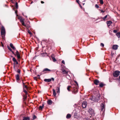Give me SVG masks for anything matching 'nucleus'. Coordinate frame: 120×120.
Instances as JSON below:
<instances>
[{"label":"nucleus","mask_w":120,"mask_h":120,"mask_svg":"<svg viewBox=\"0 0 120 120\" xmlns=\"http://www.w3.org/2000/svg\"><path fill=\"white\" fill-rule=\"evenodd\" d=\"M75 84H74L71 85V87H72V93L75 94L78 92V85L77 82L75 81Z\"/></svg>","instance_id":"obj_1"},{"label":"nucleus","mask_w":120,"mask_h":120,"mask_svg":"<svg viewBox=\"0 0 120 120\" xmlns=\"http://www.w3.org/2000/svg\"><path fill=\"white\" fill-rule=\"evenodd\" d=\"M6 34L5 29L3 26L1 27V34L3 38H4Z\"/></svg>","instance_id":"obj_2"},{"label":"nucleus","mask_w":120,"mask_h":120,"mask_svg":"<svg viewBox=\"0 0 120 120\" xmlns=\"http://www.w3.org/2000/svg\"><path fill=\"white\" fill-rule=\"evenodd\" d=\"M18 19L20 20V22L24 26L26 27V26L25 24L24 21L25 19H24L22 18V17L21 16H19V17Z\"/></svg>","instance_id":"obj_3"},{"label":"nucleus","mask_w":120,"mask_h":120,"mask_svg":"<svg viewBox=\"0 0 120 120\" xmlns=\"http://www.w3.org/2000/svg\"><path fill=\"white\" fill-rule=\"evenodd\" d=\"M97 97H92L93 98H91V99L92 101H94L95 102H97L99 99V97L100 95L99 94H98L97 95Z\"/></svg>","instance_id":"obj_4"},{"label":"nucleus","mask_w":120,"mask_h":120,"mask_svg":"<svg viewBox=\"0 0 120 120\" xmlns=\"http://www.w3.org/2000/svg\"><path fill=\"white\" fill-rule=\"evenodd\" d=\"M105 103H102L101 104V110L102 111H103V112L105 111Z\"/></svg>","instance_id":"obj_5"},{"label":"nucleus","mask_w":120,"mask_h":120,"mask_svg":"<svg viewBox=\"0 0 120 120\" xmlns=\"http://www.w3.org/2000/svg\"><path fill=\"white\" fill-rule=\"evenodd\" d=\"M23 91L24 92L25 94H27L28 93L26 90H28V88L25 85L24 83H23Z\"/></svg>","instance_id":"obj_6"},{"label":"nucleus","mask_w":120,"mask_h":120,"mask_svg":"<svg viewBox=\"0 0 120 120\" xmlns=\"http://www.w3.org/2000/svg\"><path fill=\"white\" fill-rule=\"evenodd\" d=\"M62 73L63 74H64L66 75V77L67 76H68L70 77L68 75V73L69 72L68 71H66L64 69H62Z\"/></svg>","instance_id":"obj_7"},{"label":"nucleus","mask_w":120,"mask_h":120,"mask_svg":"<svg viewBox=\"0 0 120 120\" xmlns=\"http://www.w3.org/2000/svg\"><path fill=\"white\" fill-rule=\"evenodd\" d=\"M89 113L91 115L93 116L95 114L94 110L91 108H90L88 110Z\"/></svg>","instance_id":"obj_8"},{"label":"nucleus","mask_w":120,"mask_h":120,"mask_svg":"<svg viewBox=\"0 0 120 120\" xmlns=\"http://www.w3.org/2000/svg\"><path fill=\"white\" fill-rule=\"evenodd\" d=\"M120 72L118 71H115L113 74V76L115 77H117L119 76L120 74Z\"/></svg>","instance_id":"obj_9"},{"label":"nucleus","mask_w":120,"mask_h":120,"mask_svg":"<svg viewBox=\"0 0 120 120\" xmlns=\"http://www.w3.org/2000/svg\"><path fill=\"white\" fill-rule=\"evenodd\" d=\"M52 80L53 81H54V78H52L51 79H44V81L46 82H51Z\"/></svg>","instance_id":"obj_10"},{"label":"nucleus","mask_w":120,"mask_h":120,"mask_svg":"<svg viewBox=\"0 0 120 120\" xmlns=\"http://www.w3.org/2000/svg\"><path fill=\"white\" fill-rule=\"evenodd\" d=\"M15 56L16 55L17 56V57L18 58V59H19L21 57L18 51L16 50V51L15 52Z\"/></svg>","instance_id":"obj_11"},{"label":"nucleus","mask_w":120,"mask_h":120,"mask_svg":"<svg viewBox=\"0 0 120 120\" xmlns=\"http://www.w3.org/2000/svg\"><path fill=\"white\" fill-rule=\"evenodd\" d=\"M87 103L85 101L83 102L82 103V107L84 108H86L87 106Z\"/></svg>","instance_id":"obj_12"},{"label":"nucleus","mask_w":120,"mask_h":120,"mask_svg":"<svg viewBox=\"0 0 120 120\" xmlns=\"http://www.w3.org/2000/svg\"><path fill=\"white\" fill-rule=\"evenodd\" d=\"M94 83L95 85H98L99 83V81L98 80L95 79L94 81Z\"/></svg>","instance_id":"obj_13"},{"label":"nucleus","mask_w":120,"mask_h":120,"mask_svg":"<svg viewBox=\"0 0 120 120\" xmlns=\"http://www.w3.org/2000/svg\"><path fill=\"white\" fill-rule=\"evenodd\" d=\"M118 45H114L113 46L112 48L113 49L116 50L118 49Z\"/></svg>","instance_id":"obj_14"},{"label":"nucleus","mask_w":120,"mask_h":120,"mask_svg":"<svg viewBox=\"0 0 120 120\" xmlns=\"http://www.w3.org/2000/svg\"><path fill=\"white\" fill-rule=\"evenodd\" d=\"M12 60L14 62V64H18V62L17 61L16 59H15V58L14 57L12 58Z\"/></svg>","instance_id":"obj_15"},{"label":"nucleus","mask_w":120,"mask_h":120,"mask_svg":"<svg viewBox=\"0 0 120 120\" xmlns=\"http://www.w3.org/2000/svg\"><path fill=\"white\" fill-rule=\"evenodd\" d=\"M7 48L12 53V54L14 55H15V53L12 50V49L9 46H7Z\"/></svg>","instance_id":"obj_16"},{"label":"nucleus","mask_w":120,"mask_h":120,"mask_svg":"<svg viewBox=\"0 0 120 120\" xmlns=\"http://www.w3.org/2000/svg\"><path fill=\"white\" fill-rule=\"evenodd\" d=\"M106 23L108 26H109L112 23V22L111 21H107Z\"/></svg>","instance_id":"obj_17"},{"label":"nucleus","mask_w":120,"mask_h":120,"mask_svg":"<svg viewBox=\"0 0 120 120\" xmlns=\"http://www.w3.org/2000/svg\"><path fill=\"white\" fill-rule=\"evenodd\" d=\"M16 79L17 81H19V76L18 74L16 76Z\"/></svg>","instance_id":"obj_18"},{"label":"nucleus","mask_w":120,"mask_h":120,"mask_svg":"<svg viewBox=\"0 0 120 120\" xmlns=\"http://www.w3.org/2000/svg\"><path fill=\"white\" fill-rule=\"evenodd\" d=\"M10 47L12 48V49L14 50L16 49L13 46V44L12 43H10Z\"/></svg>","instance_id":"obj_19"},{"label":"nucleus","mask_w":120,"mask_h":120,"mask_svg":"<svg viewBox=\"0 0 120 120\" xmlns=\"http://www.w3.org/2000/svg\"><path fill=\"white\" fill-rule=\"evenodd\" d=\"M28 94H25V95H23V101H25L26 99V98H27V95Z\"/></svg>","instance_id":"obj_20"},{"label":"nucleus","mask_w":120,"mask_h":120,"mask_svg":"<svg viewBox=\"0 0 120 120\" xmlns=\"http://www.w3.org/2000/svg\"><path fill=\"white\" fill-rule=\"evenodd\" d=\"M71 115L70 114H68L66 115V117L67 119H69L71 117Z\"/></svg>","instance_id":"obj_21"},{"label":"nucleus","mask_w":120,"mask_h":120,"mask_svg":"<svg viewBox=\"0 0 120 120\" xmlns=\"http://www.w3.org/2000/svg\"><path fill=\"white\" fill-rule=\"evenodd\" d=\"M52 91L53 92V95L55 97H56V93L55 92V90L53 89L52 90Z\"/></svg>","instance_id":"obj_22"},{"label":"nucleus","mask_w":120,"mask_h":120,"mask_svg":"<svg viewBox=\"0 0 120 120\" xmlns=\"http://www.w3.org/2000/svg\"><path fill=\"white\" fill-rule=\"evenodd\" d=\"M57 93H59L60 92V88L59 87H57L56 88V89Z\"/></svg>","instance_id":"obj_23"},{"label":"nucleus","mask_w":120,"mask_h":120,"mask_svg":"<svg viewBox=\"0 0 120 120\" xmlns=\"http://www.w3.org/2000/svg\"><path fill=\"white\" fill-rule=\"evenodd\" d=\"M44 106V104H42V106H40L39 107V110H42V109L43 108V107Z\"/></svg>","instance_id":"obj_24"},{"label":"nucleus","mask_w":120,"mask_h":120,"mask_svg":"<svg viewBox=\"0 0 120 120\" xmlns=\"http://www.w3.org/2000/svg\"><path fill=\"white\" fill-rule=\"evenodd\" d=\"M70 88H71V89H72V87H71V86H68L67 87V89L68 90V91H70Z\"/></svg>","instance_id":"obj_25"},{"label":"nucleus","mask_w":120,"mask_h":120,"mask_svg":"<svg viewBox=\"0 0 120 120\" xmlns=\"http://www.w3.org/2000/svg\"><path fill=\"white\" fill-rule=\"evenodd\" d=\"M52 101L51 100H49L47 101V103L49 105H51L52 104Z\"/></svg>","instance_id":"obj_26"},{"label":"nucleus","mask_w":120,"mask_h":120,"mask_svg":"<svg viewBox=\"0 0 120 120\" xmlns=\"http://www.w3.org/2000/svg\"><path fill=\"white\" fill-rule=\"evenodd\" d=\"M51 71V70L47 68H46L45 69H44L43 70V71Z\"/></svg>","instance_id":"obj_27"},{"label":"nucleus","mask_w":120,"mask_h":120,"mask_svg":"<svg viewBox=\"0 0 120 120\" xmlns=\"http://www.w3.org/2000/svg\"><path fill=\"white\" fill-rule=\"evenodd\" d=\"M116 35L117 36L118 38H119L120 37V32H118L117 33Z\"/></svg>","instance_id":"obj_28"},{"label":"nucleus","mask_w":120,"mask_h":120,"mask_svg":"<svg viewBox=\"0 0 120 120\" xmlns=\"http://www.w3.org/2000/svg\"><path fill=\"white\" fill-rule=\"evenodd\" d=\"M105 85L104 84L102 83H101L99 84V86L100 87H102Z\"/></svg>","instance_id":"obj_29"},{"label":"nucleus","mask_w":120,"mask_h":120,"mask_svg":"<svg viewBox=\"0 0 120 120\" xmlns=\"http://www.w3.org/2000/svg\"><path fill=\"white\" fill-rule=\"evenodd\" d=\"M107 16L108 15H106L102 18V19H103V20L105 21L106 20V19L107 17Z\"/></svg>","instance_id":"obj_30"},{"label":"nucleus","mask_w":120,"mask_h":120,"mask_svg":"<svg viewBox=\"0 0 120 120\" xmlns=\"http://www.w3.org/2000/svg\"><path fill=\"white\" fill-rule=\"evenodd\" d=\"M30 118L29 117H26L24 118L22 120H29Z\"/></svg>","instance_id":"obj_31"},{"label":"nucleus","mask_w":120,"mask_h":120,"mask_svg":"<svg viewBox=\"0 0 120 120\" xmlns=\"http://www.w3.org/2000/svg\"><path fill=\"white\" fill-rule=\"evenodd\" d=\"M52 58L54 62H55L56 61V60L55 58L53 56H52Z\"/></svg>","instance_id":"obj_32"},{"label":"nucleus","mask_w":120,"mask_h":120,"mask_svg":"<svg viewBox=\"0 0 120 120\" xmlns=\"http://www.w3.org/2000/svg\"><path fill=\"white\" fill-rule=\"evenodd\" d=\"M100 2L101 4H103V0H100Z\"/></svg>","instance_id":"obj_33"},{"label":"nucleus","mask_w":120,"mask_h":120,"mask_svg":"<svg viewBox=\"0 0 120 120\" xmlns=\"http://www.w3.org/2000/svg\"><path fill=\"white\" fill-rule=\"evenodd\" d=\"M37 117L35 115H33V119H35Z\"/></svg>","instance_id":"obj_34"},{"label":"nucleus","mask_w":120,"mask_h":120,"mask_svg":"<svg viewBox=\"0 0 120 120\" xmlns=\"http://www.w3.org/2000/svg\"><path fill=\"white\" fill-rule=\"evenodd\" d=\"M15 7L16 8H17L18 7V4L17 2L16 3Z\"/></svg>","instance_id":"obj_35"},{"label":"nucleus","mask_w":120,"mask_h":120,"mask_svg":"<svg viewBox=\"0 0 120 120\" xmlns=\"http://www.w3.org/2000/svg\"><path fill=\"white\" fill-rule=\"evenodd\" d=\"M95 6L96 8H99V6L97 4H96Z\"/></svg>","instance_id":"obj_36"},{"label":"nucleus","mask_w":120,"mask_h":120,"mask_svg":"<svg viewBox=\"0 0 120 120\" xmlns=\"http://www.w3.org/2000/svg\"><path fill=\"white\" fill-rule=\"evenodd\" d=\"M17 72L20 73V71L19 69H18L17 71Z\"/></svg>","instance_id":"obj_37"},{"label":"nucleus","mask_w":120,"mask_h":120,"mask_svg":"<svg viewBox=\"0 0 120 120\" xmlns=\"http://www.w3.org/2000/svg\"><path fill=\"white\" fill-rule=\"evenodd\" d=\"M117 30H113V32L114 33H117Z\"/></svg>","instance_id":"obj_38"},{"label":"nucleus","mask_w":120,"mask_h":120,"mask_svg":"<svg viewBox=\"0 0 120 120\" xmlns=\"http://www.w3.org/2000/svg\"><path fill=\"white\" fill-rule=\"evenodd\" d=\"M100 45L102 47H103L104 46V45L103 43H101Z\"/></svg>","instance_id":"obj_39"},{"label":"nucleus","mask_w":120,"mask_h":120,"mask_svg":"<svg viewBox=\"0 0 120 120\" xmlns=\"http://www.w3.org/2000/svg\"><path fill=\"white\" fill-rule=\"evenodd\" d=\"M34 80L37 81V77H34Z\"/></svg>","instance_id":"obj_40"},{"label":"nucleus","mask_w":120,"mask_h":120,"mask_svg":"<svg viewBox=\"0 0 120 120\" xmlns=\"http://www.w3.org/2000/svg\"><path fill=\"white\" fill-rule=\"evenodd\" d=\"M100 11H101V12H103H103H105V11H103V10H100Z\"/></svg>","instance_id":"obj_41"},{"label":"nucleus","mask_w":120,"mask_h":120,"mask_svg":"<svg viewBox=\"0 0 120 120\" xmlns=\"http://www.w3.org/2000/svg\"><path fill=\"white\" fill-rule=\"evenodd\" d=\"M76 1L77 3L78 4H79V0H76Z\"/></svg>","instance_id":"obj_42"},{"label":"nucleus","mask_w":120,"mask_h":120,"mask_svg":"<svg viewBox=\"0 0 120 120\" xmlns=\"http://www.w3.org/2000/svg\"><path fill=\"white\" fill-rule=\"evenodd\" d=\"M62 63L64 64L65 63V62L64 61V60H62Z\"/></svg>","instance_id":"obj_43"},{"label":"nucleus","mask_w":120,"mask_h":120,"mask_svg":"<svg viewBox=\"0 0 120 120\" xmlns=\"http://www.w3.org/2000/svg\"><path fill=\"white\" fill-rule=\"evenodd\" d=\"M1 46L2 47H3L4 46V45L2 42H1Z\"/></svg>","instance_id":"obj_44"},{"label":"nucleus","mask_w":120,"mask_h":120,"mask_svg":"<svg viewBox=\"0 0 120 120\" xmlns=\"http://www.w3.org/2000/svg\"><path fill=\"white\" fill-rule=\"evenodd\" d=\"M109 81L110 82H112V80L110 79H109Z\"/></svg>","instance_id":"obj_45"},{"label":"nucleus","mask_w":120,"mask_h":120,"mask_svg":"<svg viewBox=\"0 0 120 120\" xmlns=\"http://www.w3.org/2000/svg\"><path fill=\"white\" fill-rule=\"evenodd\" d=\"M41 3L42 4H43L44 3V2L43 1H41Z\"/></svg>","instance_id":"obj_46"},{"label":"nucleus","mask_w":120,"mask_h":120,"mask_svg":"<svg viewBox=\"0 0 120 120\" xmlns=\"http://www.w3.org/2000/svg\"><path fill=\"white\" fill-rule=\"evenodd\" d=\"M29 33L30 34H31V32H29Z\"/></svg>","instance_id":"obj_47"},{"label":"nucleus","mask_w":120,"mask_h":120,"mask_svg":"<svg viewBox=\"0 0 120 120\" xmlns=\"http://www.w3.org/2000/svg\"><path fill=\"white\" fill-rule=\"evenodd\" d=\"M33 3V2L32 1V2H31L30 4H32Z\"/></svg>","instance_id":"obj_48"},{"label":"nucleus","mask_w":120,"mask_h":120,"mask_svg":"<svg viewBox=\"0 0 120 120\" xmlns=\"http://www.w3.org/2000/svg\"><path fill=\"white\" fill-rule=\"evenodd\" d=\"M37 76L38 77H39V76H40V75H37Z\"/></svg>","instance_id":"obj_49"},{"label":"nucleus","mask_w":120,"mask_h":120,"mask_svg":"<svg viewBox=\"0 0 120 120\" xmlns=\"http://www.w3.org/2000/svg\"><path fill=\"white\" fill-rule=\"evenodd\" d=\"M119 79H120V76L119 77Z\"/></svg>","instance_id":"obj_50"},{"label":"nucleus","mask_w":120,"mask_h":120,"mask_svg":"<svg viewBox=\"0 0 120 120\" xmlns=\"http://www.w3.org/2000/svg\"><path fill=\"white\" fill-rule=\"evenodd\" d=\"M89 120H91V119H89Z\"/></svg>","instance_id":"obj_51"},{"label":"nucleus","mask_w":120,"mask_h":120,"mask_svg":"<svg viewBox=\"0 0 120 120\" xmlns=\"http://www.w3.org/2000/svg\"><path fill=\"white\" fill-rule=\"evenodd\" d=\"M90 118H91V116H90Z\"/></svg>","instance_id":"obj_52"},{"label":"nucleus","mask_w":120,"mask_h":120,"mask_svg":"<svg viewBox=\"0 0 120 120\" xmlns=\"http://www.w3.org/2000/svg\"><path fill=\"white\" fill-rule=\"evenodd\" d=\"M11 1H12L13 0H10Z\"/></svg>","instance_id":"obj_53"}]
</instances>
